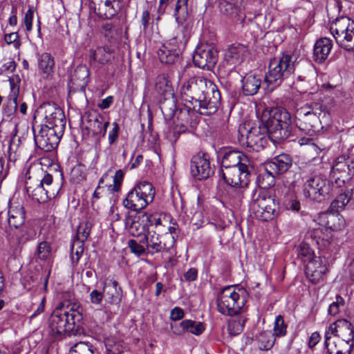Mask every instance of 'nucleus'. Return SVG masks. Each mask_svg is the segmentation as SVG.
I'll return each mask as SVG.
<instances>
[{"instance_id": "1", "label": "nucleus", "mask_w": 354, "mask_h": 354, "mask_svg": "<svg viewBox=\"0 0 354 354\" xmlns=\"http://www.w3.org/2000/svg\"><path fill=\"white\" fill-rule=\"evenodd\" d=\"M290 132V114L283 109L274 108L263 113L259 126L241 125L238 139L243 145L258 151L268 145L269 139L279 142L288 138Z\"/></svg>"}, {"instance_id": "2", "label": "nucleus", "mask_w": 354, "mask_h": 354, "mask_svg": "<svg viewBox=\"0 0 354 354\" xmlns=\"http://www.w3.org/2000/svg\"><path fill=\"white\" fill-rule=\"evenodd\" d=\"M182 100L186 104L180 111L179 119L193 127L196 123V113L201 115L214 113L221 104V94L215 84L201 77H194L183 82L180 88Z\"/></svg>"}, {"instance_id": "3", "label": "nucleus", "mask_w": 354, "mask_h": 354, "mask_svg": "<svg viewBox=\"0 0 354 354\" xmlns=\"http://www.w3.org/2000/svg\"><path fill=\"white\" fill-rule=\"evenodd\" d=\"M249 295L245 288L228 286L218 294L216 304L218 312L228 316L239 314L245 306Z\"/></svg>"}, {"instance_id": "4", "label": "nucleus", "mask_w": 354, "mask_h": 354, "mask_svg": "<svg viewBox=\"0 0 354 354\" xmlns=\"http://www.w3.org/2000/svg\"><path fill=\"white\" fill-rule=\"evenodd\" d=\"M81 319V315L73 307L60 304L52 313L49 318L50 333L55 338L70 333L75 329L77 322Z\"/></svg>"}, {"instance_id": "5", "label": "nucleus", "mask_w": 354, "mask_h": 354, "mask_svg": "<svg viewBox=\"0 0 354 354\" xmlns=\"http://www.w3.org/2000/svg\"><path fill=\"white\" fill-rule=\"evenodd\" d=\"M296 60L294 55L283 54L270 61L268 71L265 76V82L268 86H271L270 90L292 76L296 68Z\"/></svg>"}, {"instance_id": "6", "label": "nucleus", "mask_w": 354, "mask_h": 354, "mask_svg": "<svg viewBox=\"0 0 354 354\" xmlns=\"http://www.w3.org/2000/svg\"><path fill=\"white\" fill-rule=\"evenodd\" d=\"M178 225L167 226V232L160 234L156 231H149L147 235L140 240V243L146 244V248L149 253L167 252L174 248L176 239L178 236Z\"/></svg>"}, {"instance_id": "7", "label": "nucleus", "mask_w": 354, "mask_h": 354, "mask_svg": "<svg viewBox=\"0 0 354 354\" xmlns=\"http://www.w3.org/2000/svg\"><path fill=\"white\" fill-rule=\"evenodd\" d=\"M155 196V190L151 183L146 181L138 183L131 189L123 200V205L131 210L139 211L151 203Z\"/></svg>"}, {"instance_id": "8", "label": "nucleus", "mask_w": 354, "mask_h": 354, "mask_svg": "<svg viewBox=\"0 0 354 354\" xmlns=\"http://www.w3.org/2000/svg\"><path fill=\"white\" fill-rule=\"evenodd\" d=\"M333 192L332 183L321 174H312L304 184V196L311 201L320 202Z\"/></svg>"}, {"instance_id": "9", "label": "nucleus", "mask_w": 354, "mask_h": 354, "mask_svg": "<svg viewBox=\"0 0 354 354\" xmlns=\"http://www.w3.org/2000/svg\"><path fill=\"white\" fill-rule=\"evenodd\" d=\"M330 32L337 44L348 51L354 52V21L350 18H337L330 26Z\"/></svg>"}, {"instance_id": "10", "label": "nucleus", "mask_w": 354, "mask_h": 354, "mask_svg": "<svg viewBox=\"0 0 354 354\" xmlns=\"http://www.w3.org/2000/svg\"><path fill=\"white\" fill-rule=\"evenodd\" d=\"M52 182L53 177L49 174H44L40 178L28 176L25 183L28 196L39 203H45L48 199L53 198L55 193L50 190Z\"/></svg>"}, {"instance_id": "11", "label": "nucleus", "mask_w": 354, "mask_h": 354, "mask_svg": "<svg viewBox=\"0 0 354 354\" xmlns=\"http://www.w3.org/2000/svg\"><path fill=\"white\" fill-rule=\"evenodd\" d=\"M225 183L237 190H234L235 196L232 198V202L238 204L243 198V189L248 187L250 182V172L248 167H239L223 170L222 173Z\"/></svg>"}, {"instance_id": "12", "label": "nucleus", "mask_w": 354, "mask_h": 354, "mask_svg": "<svg viewBox=\"0 0 354 354\" xmlns=\"http://www.w3.org/2000/svg\"><path fill=\"white\" fill-rule=\"evenodd\" d=\"M337 336L341 338L339 342L353 343L354 330L350 322L346 319H338L332 323L325 332L324 345L328 354H333L334 347H336V342L331 341V335Z\"/></svg>"}, {"instance_id": "13", "label": "nucleus", "mask_w": 354, "mask_h": 354, "mask_svg": "<svg viewBox=\"0 0 354 354\" xmlns=\"http://www.w3.org/2000/svg\"><path fill=\"white\" fill-rule=\"evenodd\" d=\"M323 110L322 105L318 102L306 104L301 106L296 112L298 118L297 125L306 133L314 132L315 123L317 122Z\"/></svg>"}, {"instance_id": "14", "label": "nucleus", "mask_w": 354, "mask_h": 354, "mask_svg": "<svg viewBox=\"0 0 354 354\" xmlns=\"http://www.w3.org/2000/svg\"><path fill=\"white\" fill-rule=\"evenodd\" d=\"M33 132L37 147L44 151H50L57 146L64 131L41 125L37 133L35 128Z\"/></svg>"}, {"instance_id": "15", "label": "nucleus", "mask_w": 354, "mask_h": 354, "mask_svg": "<svg viewBox=\"0 0 354 354\" xmlns=\"http://www.w3.org/2000/svg\"><path fill=\"white\" fill-rule=\"evenodd\" d=\"M124 0H90L89 8L99 17L111 19L121 10Z\"/></svg>"}, {"instance_id": "16", "label": "nucleus", "mask_w": 354, "mask_h": 354, "mask_svg": "<svg viewBox=\"0 0 354 354\" xmlns=\"http://www.w3.org/2000/svg\"><path fill=\"white\" fill-rule=\"evenodd\" d=\"M87 134L92 136L104 137L109 122L97 112H86L83 116Z\"/></svg>"}, {"instance_id": "17", "label": "nucleus", "mask_w": 354, "mask_h": 354, "mask_svg": "<svg viewBox=\"0 0 354 354\" xmlns=\"http://www.w3.org/2000/svg\"><path fill=\"white\" fill-rule=\"evenodd\" d=\"M155 88L158 93L164 97L162 101L161 109L164 113L167 108L171 111L175 109L176 98L170 82L165 74H160L156 77Z\"/></svg>"}, {"instance_id": "18", "label": "nucleus", "mask_w": 354, "mask_h": 354, "mask_svg": "<svg viewBox=\"0 0 354 354\" xmlns=\"http://www.w3.org/2000/svg\"><path fill=\"white\" fill-rule=\"evenodd\" d=\"M190 170L192 176L198 180L209 178L214 174L209 156L205 153H199L194 156L191 160Z\"/></svg>"}, {"instance_id": "19", "label": "nucleus", "mask_w": 354, "mask_h": 354, "mask_svg": "<svg viewBox=\"0 0 354 354\" xmlns=\"http://www.w3.org/2000/svg\"><path fill=\"white\" fill-rule=\"evenodd\" d=\"M248 54V48L241 44H233L225 51L223 66L229 71H232L239 66Z\"/></svg>"}, {"instance_id": "20", "label": "nucleus", "mask_w": 354, "mask_h": 354, "mask_svg": "<svg viewBox=\"0 0 354 354\" xmlns=\"http://www.w3.org/2000/svg\"><path fill=\"white\" fill-rule=\"evenodd\" d=\"M217 60L216 50L209 46L198 48L193 55V62L195 66L209 71L214 67Z\"/></svg>"}, {"instance_id": "21", "label": "nucleus", "mask_w": 354, "mask_h": 354, "mask_svg": "<svg viewBox=\"0 0 354 354\" xmlns=\"http://www.w3.org/2000/svg\"><path fill=\"white\" fill-rule=\"evenodd\" d=\"M173 8V16L178 25H183L187 20L188 13V0H159L158 13L162 15L165 12L167 6L171 4Z\"/></svg>"}, {"instance_id": "22", "label": "nucleus", "mask_w": 354, "mask_h": 354, "mask_svg": "<svg viewBox=\"0 0 354 354\" xmlns=\"http://www.w3.org/2000/svg\"><path fill=\"white\" fill-rule=\"evenodd\" d=\"M291 165L292 159L290 156L284 153L278 155L272 161L268 162L266 165V171L269 176L270 182L263 185L264 188L272 185L274 176L286 172Z\"/></svg>"}, {"instance_id": "23", "label": "nucleus", "mask_w": 354, "mask_h": 354, "mask_svg": "<svg viewBox=\"0 0 354 354\" xmlns=\"http://www.w3.org/2000/svg\"><path fill=\"white\" fill-rule=\"evenodd\" d=\"M45 126L64 130L66 127L65 115L63 111L50 104H44Z\"/></svg>"}, {"instance_id": "24", "label": "nucleus", "mask_w": 354, "mask_h": 354, "mask_svg": "<svg viewBox=\"0 0 354 354\" xmlns=\"http://www.w3.org/2000/svg\"><path fill=\"white\" fill-rule=\"evenodd\" d=\"M328 261L325 257H315L306 266V272L310 281L317 283L322 280L328 271Z\"/></svg>"}, {"instance_id": "25", "label": "nucleus", "mask_w": 354, "mask_h": 354, "mask_svg": "<svg viewBox=\"0 0 354 354\" xmlns=\"http://www.w3.org/2000/svg\"><path fill=\"white\" fill-rule=\"evenodd\" d=\"M172 333L178 336L183 335L189 333L198 336L201 335L205 329V325L203 322H196L192 319H184L179 324H171Z\"/></svg>"}, {"instance_id": "26", "label": "nucleus", "mask_w": 354, "mask_h": 354, "mask_svg": "<svg viewBox=\"0 0 354 354\" xmlns=\"http://www.w3.org/2000/svg\"><path fill=\"white\" fill-rule=\"evenodd\" d=\"M250 160L247 156L240 151L225 150L222 158V167L223 170L232 167H245L250 165Z\"/></svg>"}, {"instance_id": "27", "label": "nucleus", "mask_w": 354, "mask_h": 354, "mask_svg": "<svg viewBox=\"0 0 354 354\" xmlns=\"http://www.w3.org/2000/svg\"><path fill=\"white\" fill-rule=\"evenodd\" d=\"M348 157L344 156L337 158L332 169L331 174L334 178L342 182L348 180L351 175L354 167Z\"/></svg>"}, {"instance_id": "28", "label": "nucleus", "mask_w": 354, "mask_h": 354, "mask_svg": "<svg viewBox=\"0 0 354 354\" xmlns=\"http://www.w3.org/2000/svg\"><path fill=\"white\" fill-rule=\"evenodd\" d=\"M319 218L322 225L333 231H340L346 226L344 218L338 212H326L319 214Z\"/></svg>"}, {"instance_id": "29", "label": "nucleus", "mask_w": 354, "mask_h": 354, "mask_svg": "<svg viewBox=\"0 0 354 354\" xmlns=\"http://www.w3.org/2000/svg\"><path fill=\"white\" fill-rule=\"evenodd\" d=\"M103 296L105 301L110 304H118L122 298V290L115 280H107L104 283Z\"/></svg>"}, {"instance_id": "30", "label": "nucleus", "mask_w": 354, "mask_h": 354, "mask_svg": "<svg viewBox=\"0 0 354 354\" xmlns=\"http://www.w3.org/2000/svg\"><path fill=\"white\" fill-rule=\"evenodd\" d=\"M25 214L24 206L21 203H11L8 211V222L10 227L17 229L22 225L25 221Z\"/></svg>"}, {"instance_id": "31", "label": "nucleus", "mask_w": 354, "mask_h": 354, "mask_svg": "<svg viewBox=\"0 0 354 354\" xmlns=\"http://www.w3.org/2000/svg\"><path fill=\"white\" fill-rule=\"evenodd\" d=\"M37 66L39 73L44 78H48L54 73V57L48 53L37 55Z\"/></svg>"}, {"instance_id": "32", "label": "nucleus", "mask_w": 354, "mask_h": 354, "mask_svg": "<svg viewBox=\"0 0 354 354\" xmlns=\"http://www.w3.org/2000/svg\"><path fill=\"white\" fill-rule=\"evenodd\" d=\"M332 41L330 39L323 37L318 39L315 44L313 49L315 61L317 63L324 62L327 59L332 49Z\"/></svg>"}, {"instance_id": "33", "label": "nucleus", "mask_w": 354, "mask_h": 354, "mask_svg": "<svg viewBox=\"0 0 354 354\" xmlns=\"http://www.w3.org/2000/svg\"><path fill=\"white\" fill-rule=\"evenodd\" d=\"M149 228V219L147 213H144L135 218L129 226V232L133 236H142L147 235Z\"/></svg>"}, {"instance_id": "34", "label": "nucleus", "mask_w": 354, "mask_h": 354, "mask_svg": "<svg viewBox=\"0 0 354 354\" xmlns=\"http://www.w3.org/2000/svg\"><path fill=\"white\" fill-rule=\"evenodd\" d=\"M268 200H274L268 191L266 189L255 191L252 196V203L251 205V208L254 215L259 214L262 207L269 204Z\"/></svg>"}, {"instance_id": "35", "label": "nucleus", "mask_w": 354, "mask_h": 354, "mask_svg": "<svg viewBox=\"0 0 354 354\" xmlns=\"http://www.w3.org/2000/svg\"><path fill=\"white\" fill-rule=\"evenodd\" d=\"M261 85V78L253 74H248L242 80L243 91L246 95H253L257 93Z\"/></svg>"}, {"instance_id": "36", "label": "nucleus", "mask_w": 354, "mask_h": 354, "mask_svg": "<svg viewBox=\"0 0 354 354\" xmlns=\"http://www.w3.org/2000/svg\"><path fill=\"white\" fill-rule=\"evenodd\" d=\"M170 44H163L158 50L160 61L165 64H171L179 58V52L176 49L170 48Z\"/></svg>"}, {"instance_id": "37", "label": "nucleus", "mask_w": 354, "mask_h": 354, "mask_svg": "<svg viewBox=\"0 0 354 354\" xmlns=\"http://www.w3.org/2000/svg\"><path fill=\"white\" fill-rule=\"evenodd\" d=\"M285 193L281 198L282 206L287 210L298 212L300 209V203L295 191L290 188L284 187Z\"/></svg>"}, {"instance_id": "38", "label": "nucleus", "mask_w": 354, "mask_h": 354, "mask_svg": "<svg viewBox=\"0 0 354 354\" xmlns=\"http://www.w3.org/2000/svg\"><path fill=\"white\" fill-rule=\"evenodd\" d=\"M147 217L149 219V226L154 225L158 232L165 233V232H167V226L172 225L170 223V216H167L165 214H159L157 213L151 214H147Z\"/></svg>"}, {"instance_id": "39", "label": "nucleus", "mask_w": 354, "mask_h": 354, "mask_svg": "<svg viewBox=\"0 0 354 354\" xmlns=\"http://www.w3.org/2000/svg\"><path fill=\"white\" fill-rule=\"evenodd\" d=\"M10 93L8 96L7 105L5 108V113L8 115H12L17 109V98L19 92V88L17 86L13 80H10Z\"/></svg>"}, {"instance_id": "40", "label": "nucleus", "mask_w": 354, "mask_h": 354, "mask_svg": "<svg viewBox=\"0 0 354 354\" xmlns=\"http://www.w3.org/2000/svg\"><path fill=\"white\" fill-rule=\"evenodd\" d=\"M10 93L8 96L7 105L5 108V113L8 115H12L17 109V98L19 92V88L17 86L13 80H10Z\"/></svg>"}, {"instance_id": "41", "label": "nucleus", "mask_w": 354, "mask_h": 354, "mask_svg": "<svg viewBox=\"0 0 354 354\" xmlns=\"http://www.w3.org/2000/svg\"><path fill=\"white\" fill-rule=\"evenodd\" d=\"M89 80V71L85 65L78 66L71 75L73 84L80 87H84Z\"/></svg>"}, {"instance_id": "42", "label": "nucleus", "mask_w": 354, "mask_h": 354, "mask_svg": "<svg viewBox=\"0 0 354 354\" xmlns=\"http://www.w3.org/2000/svg\"><path fill=\"white\" fill-rule=\"evenodd\" d=\"M256 342L260 350L268 351L274 346L275 337L271 331H263L257 335Z\"/></svg>"}, {"instance_id": "43", "label": "nucleus", "mask_w": 354, "mask_h": 354, "mask_svg": "<svg viewBox=\"0 0 354 354\" xmlns=\"http://www.w3.org/2000/svg\"><path fill=\"white\" fill-rule=\"evenodd\" d=\"M268 205L263 206L259 214H257L255 217L263 221H268L274 218L278 209V204L275 200H268Z\"/></svg>"}, {"instance_id": "44", "label": "nucleus", "mask_w": 354, "mask_h": 354, "mask_svg": "<svg viewBox=\"0 0 354 354\" xmlns=\"http://www.w3.org/2000/svg\"><path fill=\"white\" fill-rule=\"evenodd\" d=\"M352 197V193L347 190L344 193L339 194L335 199H334L330 205V210L331 212H339L344 209Z\"/></svg>"}, {"instance_id": "45", "label": "nucleus", "mask_w": 354, "mask_h": 354, "mask_svg": "<svg viewBox=\"0 0 354 354\" xmlns=\"http://www.w3.org/2000/svg\"><path fill=\"white\" fill-rule=\"evenodd\" d=\"M111 53L112 52L108 46L98 47L91 51L90 57L93 60L104 64L111 59Z\"/></svg>"}, {"instance_id": "46", "label": "nucleus", "mask_w": 354, "mask_h": 354, "mask_svg": "<svg viewBox=\"0 0 354 354\" xmlns=\"http://www.w3.org/2000/svg\"><path fill=\"white\" fill-rule=\"evenodd\" d=\"M35 254L37 259L40 261L48 260L52 254L50 243L46 241L39 243Z\"/></svg>"}, {"instance_id": "47", "label": "nucleus", "mask_w": 354, "mask_h": 354, "mask_svg": "<svg viewBox=\"0 0 354 354\" xmlns=\"http://www.w3.org/2000/svg\"><path fill=\"white\" fill-rule=\"evenodd\" d=\"M245 319L242 317H236L232 319L227 326L228 332L232 335H236L243 330Z\"/></svg>"}, {"instance_id": "48", "label": "nucleus", "mask_w": 354, "mask_h": 354, "mask_svg": "<svg viewBox=\"0 0 354 354\" xmlns=\"http://www.w3.org/2000/svg\"><path fill=\"white\" fill-rule=\"evenodd\" d=\"M297 255L298 257L301 259L303 261H309L312 260L313 257V251L310 248L309 245L306 243H301L299 245L297 249Z\"/></svg>"}, {"instance_id": "49", "label": "nucleus", "mask_w": 354, "mask_h": 354, "mask_svg": "<svg viewBox=\"0 0 354 354\" xmlns=\"http://www.w3.org/2000/svg\"><path fill=\"white\" fill-rule=\"evenodd\" d=\"M124 174L122 169L116 171L113 178V183L107 185L108 190L111 193L118 192L120 190L122 183L124 180Z\"/></svg>"}, {"instance_id": "50", "label": "nucleus", "mask_w": 354, "mask_h": 354, "mask_svg": "<svg viewBox=\"0 0 354 354\" xmlns=\"http://www.w3.org/2000/svg\"><path fill=\"white\" fill-rule=\"evenodd\" d=\"M69 354H94V352L92 345L80 342L71 348Z\"/></svg>"}, {"instance_id": "51", "label": "nucleus", "mask_w": 354, "mask_h": 354, "mask_svg": "<svg viewBox=\"0 0 354 354\" xmlns=\"http://www.w3.org/2000/svg\"><path fill=\"white\" fill-rule=\"evenodd\" d=\"M91 225L87 222H82L77 227L76 241L84 242L89 236Z\"/></svg>"}, {"instance_id": "52", "label": "nucleus", "mask_w": 354, "mask_h": 354, "mask_svg": "<svg viewBox=\"0 0 354 354\" xmlns=\"http://www.w3.org/2000/svg\"><path fill=\"white\" fill-rule=\"evenodd\" d=\"M287 326L285 324L283 318L281 315H278L275 318L274 326V335L277 337H283L286 334Z\"/></svg>"}, {"instance_id": "53", "label": "nucleus", "mask_w": 354, "mask_h": 354, "mask_svg": "<svg viewBox=\"0 0 354 354\" xmlns=\"http://www.w3.org/2000/svg\"><path fill=\"white\" fill-rule=\"evenodd\" d=\"M84 243L75 240L71 247V259L73 261L78 262L84 252Z\"/></svg>"}, {"instance_id": "54", "label": "nucleus", "mask_w": 354, "mask_h": 354, "mask_svg": "<svg viewBox=\"0 0 354 354\" xmlns=\"http://www.w3.org/2000/svg\"><path fill=\"white\" fill-rule=\"evenodd\" d=\"M344 306V299L339 295H337L335 301L331 303L328 308L330 315L335 316L339 312L340 308Z\"/></svg>"}, {"instance_id": "55", "label": "nucleus", "mask_w": 354, "mask_h": 354, "mask_svg": "<svg viewBox=\"0 0 354 354\" xmlns=\"http://www.w3.org/2000/svg\"><path fill=\"white\" fill-rule=\"evenodd\" d=\"M309 236L313 239L317 244H319L320 241H326L327 243L329 242L328 238H326L324 233V229L321 227L314 228L308 232Z\"/></svg>"}, {"instance_id": "56", "label": "nucleus", "mask_w": 354, "mask_h": 354, "mask_svg": "<svg viewBox=\"0 0 354 354\" xmlns=\"http://www.w3.org/2000/svg\"><path fill=\"white\" fill-rule=\"evenodd\" d=\"M338 347L336 345V347H334V351H335V354H351V352L353 348V343H346L345 342H339ZM335 351H333L334 353Z\"/></svg>"}, {"instance_id": "57", "label": "nucleus", "mask_w": 354, "mask_h": 354, "mask_svg": "<svg viewBox=\"0 0 354 354\" xmlns=\"http://www.w3.org/2000/svg\"><path fill=\"white\" fill-rule=\"evenodd\" d=\"M128 246L131 252L137 256H140L144 254L147 249L133 239H131L128 241Z\"/></svg>"}, {"instance_id": "58", "label": "nucleus", "mask_w": 354, "mask_h": 354, "mask_svg": "<svg viewBox=\"0 0 354 354\" xmlns=\"http://www.w3.org/2000/svg\"><path fill=\"white\" fill-rule=\"evenodd\" d=\"M4 41L7 44H12L15 48H19L21 45L19 35L17 32L6 34Z\"/></svg>"}, {"instance_id": "59", "label": "nucleus", "mask_w": 354, "mask_h": 354, "mask_svg": "<svg viewBox=\"0 0 354 354\" xmlns=\"http://www.w3.org/2000/svg\"><path fill=\"white\" fill-rule=\"evenodd\" d=\"M34 16V10L32 7H30L26 11L24 18V24L27 31L30 32L32 28V20Z\"/></svg>"}, {"instance_id": "60", "label": "nucleus", "mask_w": 354, "mask_h": 354, "mask_svg": "<svg viewBox=\"0 0 354 354\" xmlns=\"http://www.w3.org/2000/svg\"><path fill=\"white\" fill-rule=\"evenodd\" d=\"M113 127L109 132V145H113L118 137L120 127L119 125L116 122H113L112 124Z\"/></svg>"}, {"instance_id": "61", "label": "nucleus", "mask_w": 354, "mask_h": 354, "mask_svg": "<svg viewBox=\"0 0 354 354\" xmlns=\"http://www.w3.org/2000/svg\"><path fill=\"white\" fill-rule=\"evenodd\" d=\"M292 84L295 88L298 90L300 93H305L307 91V86H306V82L304 79L301 78V75H298L297 80L294 81Z\"/></svg>"}, {"instance_id": "62", "label": "nucleus", "mask_w": 354, "mask_h": 354, "mask_svg": "<svg viewBox=\"0 0 354 354\" xmlns=\"http://www.w3.org/2000/svg\"><path fill=\"white\" fill-rule=\"evenodd\" d=\"M103 298V292L102 293L101 292L97 290H93L90 293V300L91 302L93 304H100Z\"/></svg>"}, {"instance_id": "63", "label": "nucleus", "mask_w": 354, "mask_h": 354, "mask_svg": "<svg viewBox=\"0 0 354 354\" xmlns=\"http://www.w3.org/2000/svg\"><path fill=\"white\" fill-rule=\"evenodd\" d=\"M185 315L183 310L180 307L174 308L170 313V319L173 321H178Z\"/></svg>"}, {"instance_id": "64", "label": "nucleus", "mask_w": 354, "mask_h": 354, "mask_svg": "<svg viewBox=\"0 0 354 354\" xmlns=\"http://www.w3.org/2000/svg\"><path fill=\"white\" fill-rule=\"evenodd\" d=\"M198 277V270L196 268H191L184 274L185 280L187 281H194Z\"/></svg>"}]
</instances>
